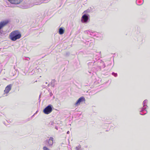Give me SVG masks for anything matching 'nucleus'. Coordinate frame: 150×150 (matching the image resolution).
I'll list each match as a JSON object with an SVG mask.
<instances>
[{
	"instance_id": "4468645a",
	"label": "nucleus",
	"mask_w": 150,
	"mask_h": 150,
	"mask_svg": "<svg viewBox=\"0 0 150 150\" xmlns=\"http://www.w3.org/2000/svg\"><path fill=\"white\" fill-rule=\"evenodd\" d=\"M94 72H93V71L91 70L88 71L86 73V74L92 76V75L94 74Z\"/></svg>"
},
{
	"instance_id": "aec40b11",
	"label": "nucleus",
	"mask_w": 150,
	"mask_h": 150,
	"mask_svg": "<svg viewBox=\"0 0 150 150\" xmlns=\"http://www.w3.org/2000/svg\"><path fill=\"white\" fill-rule=\"evenodd\" d=\"M89 11H90V10H89L88 9V10H86V11H84V12H86V13L88 12H89Z\"/></svg>"
},
{
	"instance_id": "ddd939ff",
	"label": "nucleus",
	"mask_w": 150,
	"mask_h": 150,
	"mask_svg": "<svg viewBox=\"0 0 150 150\" xmlns=\"http://www.w3.org/2000/svg\"><path fill=\"white\" fill-rule=\"evenodd\" d=\"M136 2L137 5L140 6L143 4L144 0H136Z\"/></svg>"
},
{
	"instance_id": "c756f323",
	"label": "nucleus",
	"mask_w": 150,
	"mask_h": 150,
	"mask_svg": "<svg viewBox=\"0 0 150 150\" xmlns=\"http://www.w3.org/2000/svg\"><path fill=\"white\" fill-rule=\"evenodd\" d=\"M49 86V84H48V86Z\"/></svg>"
},
{
	"instance_id": "9b49d317",
	"label": "nucleus",
	"mask_w": 150,
	"mask_h": 150,
	"mask_svg": "<svg viewBox=\"0 0 150 150\" xmlns=\"http://www.w3.org/2000/svg\"><path fill=\"white\" fill-rule=\"evenodd\" d=\"M84 33H85L88 34L89 33L92 36H96L98 34V33L96 32H92V31H89L88 30L84 31Z\"/></svg>"
},
{
	"instance_id": "f03ea898",
	"label": "nucleus",
	"mask_w": 150,
	"mask_h": 150,
	"mask_svg": "<svg viewBox=\"0 0 150 150\" xmlns=\"http://www.w3.org/2000/svg\"><path fill=\"white\" fill-rule=\"evenodd\" d=\"M21 36L20 32L18 30L12 31L10 35V38L13 41H15L20 39Z\"/></svg>"
},
{
	"instance_id": "0eeeda50",
	"label": "nucleus",
	"mask_w": 150,
	"mask_h": 150,
	"mask_svg": "<svg viewBox=\"0 0 150 150\" xmlns=\"http://www.w3.org/2000/svg\"><path fill=\"white\" fill-rule=\"evenodd\" d=\"M8 23V21L5 20L0 22V34H3V31L1 29Z\"/></svg>"
},
{
	"instance_id": "dca6fc26",
	"label": "nucleus",
	"mask_w": 150,
	"mask_h": 150,
	"mask_svg": "<svg viewBox=\"0 0 150 150\" xmlns=\"http://www.w3.org/2000/svg\"><path fill=\"white\" fill-rule=\"evenodd\" d=\"M54 124H55V123H54V122H51L49 124V126H53Z\"/></svg>"
},
{
	"instance_id": "2f4dec72",
	"label": "nucleus",
	"mask_w": 150,
	"mask_h": 150,
	"mask_svg": "<svg viewBox=\"0 0 150 150\" xmlns=\"http://www.w3.org/2000/svg\"><path fill=\"white\" fill-rule=\"evenodd\" d=\"M53 81H54H54L55 80H54Z\"/></svg>"
},
{
	"instance_id": "5701e85b",
	"label": "nucleus",
	"mask_w": 150,
	"mask_h": 150,
	"mask_svg": "<svg viewBox=\"0 0 150 150\" xmlns=\"http://www.w3.org/2000/svg\"><path fill=\"white\" fill-rule=\"evenodd\" d=\"M103 64V68H104L105 67V64H104V62H102Z\"/></svg>"
},
{
	"instance_id": "7c9ffc66",
	"label": "nucleus",
	"mask_w": 150,
	"mask_h": 150,
	"mask_svg": "<svg viewBox=\"0 0 150 150\" xmlns=\"http://www.w3.org/2000/svg\"><path fill=\"white\" fill-rule=\"evenodd\" d=\"M35 114H34L33 115V116H34V115H35Z\"/></svg>"
},
{
	"instance_id": "1a4fd4ad",
	"label": "nucleus",
	"mask_w": 150,
	"mask_h": 150,
	"mask_svg": "<svg viewBox=\"0 0 150 150\" xmlns=\"http://www.w3.org/2000/svg\"><path fill=\"white\" fill-rule=\"evenodd\" d=\"M85 100V98L83 96H81L78 100L75 103L74 105L76 106H77L80 105L81 103L84 101Z\"/></svg>"
},
{
	"instance_id": "6e6552de",
	"label": "nucleus",
	"mask_w": 150,
	"mask_h": 150,
	"mask_svg": "<svg viewBox=\"0 0 150 150\" xmlns=\"http://www.w3.org/2000/svg\"><path fill=\"white\" fill-rule=\"evenodd\" d=\"M8 23V21L5 20L0 22V34H3V31L1 29Z\"/></svg>"
},
{
	"instance_id": "f257e3e1",
	"label": "nucleus",
	"mask_w": 150,
	"mask_h": 150,
	"mask_svg": "<svg viewBox=\"0 0 150 150\" xmlns=\"http://www.w3.org/2000/svg\"><path fill=\"white\" fill-rule=\"evenodd\" d=\"M100 52L99 53H97V54H96L95 56H94L93 58V60H90L89 62L88 63V65L89 67H91L92 66H93L94 65H97V66H99L101 67V65H100V63H101L102 61L99 59Z\"/></svg>"
},
{
	"instance_id": "b1692460",
	"label": "nucleus",
	"mask_w": 150,
	"mask_h": 150,
	"mask_svg": "<svg viewBox=\"0 0 150 150\" xmlns=\"http://www.w3.org/2000/svg\"><path fill=\"white\" fill-rule=\"evenodd\" d=\"M28 61H29L30 59V58L29 57H28L27 59H26Z\"/></svg>"
},
{
	"instance_id": "a878e982",
	"label": "nucleus",
	"mask_w": 150,
	"mask_h": 150,
	"mask_svg": "<svg viewBox=\"0 0 150 150\" xmlns=\"http://www.w3.org/2000/svg\"><path fill=\"white\" fill-rule=\"evenodd\" d=\"M55 129H56L57 130L58 129V128H57V127H55Z\"/></svg>"
},
{
	"instance_id": "f3484780",
	"label": "nucleus",
	"mask_w": 150,
	"mask_h": 150,
	"mask_svg": "<svg viewBox=\"0 0 150 150\" xmlns=\"http://www.w3.org/2000/svg\"><path fill=\"white\" fill-rule=\"evenodd\" d=\"M76 150H83L81 148L80 146H76Z\"/></svg>"
},
{
	"instance_id": "20e7f679",
	"label": "nucleus",
	"mask_w": 150,
	"mask_h": 150,
	"mask_svg": "<svg viewBox=\"0 0 150 150\" xmlns=\"http://www.w3.org/2000/svg\"><path fill=\"white\" fill-rule=\"evenodd\" d=\"M52 105H49L45 108L43 110V112L45 114H48L52 112Z\"/></svg>"
},
{
	"instance_id": "39448f33",
	"label": "nucleus",
	"mask_w": 150,
	"mask_h": 150,
	"mask_svg": "<svg viewBox=\"0 0 150 150\" xmlns=\"http://www.w3.org/2000/svg\"><path fill=\"white\" fill-rule=\"evenodd\" d=\"M53 138L50 137L49 139H46L45 141V144L48 147H52L53 144Z\"/></svg>"
},
{
	"instance_id": "c85d7f7f",
	"label": "nucleus",
	"mask_w": 150,
	"mask_h": 150,
	"mask_svg": "<svg viewBox=\"0 0 150 150\" xmlns=\"http://www.w3.org/2000/svg\"><path fill=\"white\" fill-rule=\"evenodd\" d=\"M40 95L39 96V98H40Z\"/></svg>"
},
{
	"instance_id": "bb28decb",
	"label": "nucleus",
	"mask_w": 150,
	"mask_h": 150,
	"mask_svg": "<svg viewBox=\"0 0 150 150\" xmlns=\"http://www.w3.org/2000/svg\"><path fill=\"white\" fill-rule=\"evenodd\" d=\"M69 131H68L67 132V134H69Z\"/></svg>"
},
{
	"instance_id": "9d476101",
	"label": "nucleus",
	"mask_w": 150,
	"mask_h": 150,
	"mask_svg": "<svg viewBox=\"0 0 150 150\" xmlns=\"http://www.w3.org/2000/svg\"><path fill=\"white\" fill-rule=\"evenodd\" d=\"M12 85L10 84L8 85L5 88V89L4 91V93H8L9 91L11 90Z\"/></svg>"
},
{
	"instance_id": "6ab92c4d",
	"label": "nucleus",
	"mask_w": 150,
	"mask_h": 150,
	"mask_svg": "<svg viewBox=\"0 0 150 150\" xmlns=\"http://www.w3.org/2000/svg\"><path fill=\"white\" fill-rule=\"evenodd\" d=\"M112 74L115 77H117V73H115L114 72H112Z\"/></svg>"
},
{
	"instance_id": "7ed1b4c3",
	"label": "nucleus",
	"mask_w": 150,
	"mask_h": 150,
	"mask_svg": "<svg viewBox=\"0 0 150 150\" xmlns=\"http://www.w3.org/2000/svg\"><path fill=\"white\" fill-rule=\"evenodd\" d=\"M148 101L147 100H145L143 102V107L141 108L140 110V114L142 115H144L147 113V111L146 110L147 108V104Z\"/></svg>"
},
{
	"instance_id": "f8f14e48",
	"label": "nucleus",
	"mask_w": 150,
	"mask_h": 150,
	"mask_svg": "<svg viewBox=\"0 0 150 150\" xmlns=\"http://www.w3.org/2000/svg\"><path fill=\"white\" fill-rule=\"evenodd\" d=\"M22 0H8V1L11 4H18L22 1Z\"/></svg>"
},
{
	"instance_id": "412c9836",
	"label": "nucleus",
	"mask_w": 150,
	"mask_h": 150,
	"mask_svg": "<svg viewBox=\"0 0 150 150\" xmlns=\"http://www.w3.org/2000/svg\"><path fill=\"white\" fill-rule=\"evenodd\" d=\"M70 54V53L69 52H67L66 54V56H68Z\"/></svg>"
},
{
	"instance_id": "4be33fe9",
	"label": "nucleus",
	"mask_w": 150,
	"mask_h": 150,
	"mask_svg": "<svg viewBox=\"0 0 150 150\" xmlns=\"http://www.w3.org/2000/svg\"><path fill=\"white\" fill-rule=\"evenodd\" d=\"M50 96H52L53 95V94L52 93V92L51 91L50 92Z\"/></svg>"
},
{
	"instance_id": "423d86ee",
	"label": "nucleus",
	"mask_w": 150,
	"mask_h": 150,
	"mask_svg": "<svg viewBox=\"0 0 150 150\" xmlns=\"http://www.w3.org/2000/svg\"><path fill=\"white\" fill-rule=\"evenodd\" d=\"M89 16L87 14H84L82 17L81 21L83 23H86L88 22L90 20Z\"/></svg>"
},
{
	"instance_id": "cd10ccee",
	"label": "nucleus",
	"mask_w": 150,
	"mask_h": 150,
	"mask_svg": "<svg viewBox=\"0 0 150 150\" xmlns=\"http://www.w3.org/2000/svg\"><path fill=\"white\" fill-rule=\"evenodd\" d=\"M47 82H45V83H46V84H47Z\"/></svg>"
},
{
	"instance_id": "a211bd4d",
	"label": "nucleus",
	"mask_w": 150,
	"mask_h": 150,
	"mask_svg": "<svg viewBox=\"0 0 150 150\" xmlns=\"http://www.w3.org/2000/svg\"><path fill=\"white\" fill-rule=\"evenodd\" d=\"M43 150H50L48 147L44 146L43 148Z\"/></svg>"
},
{
	"instance_id": "2eb2a0df",
	"label": "nucleus",
	"mask_w": 150,
	"mask_h": 150,
	"mask_svg": "<svg viewBox=\"0 0 150 150\" xmlns=\"http://www.w3.org/2000/svg\"><path fill=\"white\" fill-rule=\"evenodd\" d=\"M59 33L62 35L64 33V30L62 28H60L59 29Z\"/></svg>"
},
{
	"instance_id": "473e14b6",
	"label": "nucleus",
	"mask_w": 150,
	"mask_h": 150,
	"mask_svg": "<svg viewBox=\"0 0 150 150\" xmlns=\"http://www.w3.org/2000/svg\"><path fill=\"white\" fill-rule=\"evenodd\" d=\"M38 111H37L36 113H37V112Z\"/></svg>"
},
{
	"instance_id": "393cba45",
	"label": "nucleus",
	"mask_w": 150,
	"mask_h": 150,
	"mask_svg": "<svg viewBox=\"0 0 150 150\" xmlns=\"http://www.w3.org/2000/svg\"><path fill=\"white\" fill-rule=\"evenodd\" d=\"M52 86L53 87H54V84H52Z\"/></svg>"
}]
</instances>
